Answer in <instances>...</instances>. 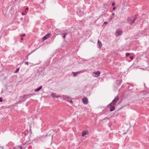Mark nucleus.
I'll return each mask as SVG.
<instances>
[{
	"label": "nucleus",
	"mask_w": 149,
	"mask_h": 149,
	"mask_svg": "<svg viewBox=\"0 0 149 149\" xmlns=\"http://www.w3.org/2000/svg\"><path fill=\"white\" fill-rule=\"evenodd\" d=\"M28 9H29V8L28 7H27L26 8V10H28Z\"/></svg>",
	"instance_id": "obj_35"
},
{
	"label": "nucleus",
	"mask_w": 149,
	"mask_h": 149,
	"mask_svg": "<svg viewBox=\"0 0 149 149\" xmlns=\"http://www.w3.org/2000/svg\"><path fill=\"white\" fill-rule=\"evenodd\" d=\"M87 134H88V132L87 130L84 131L82 133L81 135L82 136H84Z\"/></svg>",
	"instance_id": "obj_8"
},
{
	"label": "nucleus",
	"mask_w": 149,
	"mask_h": 149,
	"mask_svg": "<svg viewBox=\"0 0 149 149\" xmlns=\"http://www.w3.org/2000/svg\"><path fill=\"white\" fill-rule=\"evenodd\" d=\"M35 95V93H31V94H25L24 95V97L25 100L24 101H25L27 98H28L32 96H33Z\"/></svg>",
	"instance_id": "obj_3"
},
{
	"label": "nucleus",
	"mask_w": 149,
	"mask_h": 149,
	"mask_svg": "<svg viewBox=\"0 0 149 149\" xmlns=\"http://www.w3.org/2000/svg\"><path fill=\"white\" fill-rule=\"evenodd\" d=\"M34 51H32L25 58V60H28V56L31 53H32Z\"/></svg>",
	"instance_id": "obj_16"
},
{
	"label": "nucleus",
	"mask_w": 149,
	"mask_h": 149,
	"mask_svg": "<svg viewBox=\"0 0 149 149\" xmlns=\"http://www.w3.org/2000/svg\"><path fill=\"white\" fill-rule=\"evenodd\" d=\"M64 99L68 102H69L70 100L71 99L67 95H66L65 96V97L64 98Z\"/></svg>",
	"instance_id": "obj_9"
},
{
	"label": "nucleus",
	"mask_w": 149,
	"mask_h": 149,
	"mask_svg": "<svg viewBox=\"0 0 149 149\" xmlns=\"http://www.w3.org/2000/svg\"><path fill=\"white\" fill-rule=\"evenodd\" d=\"M82 102L84 104H88V99L86 97H84L82 99Z\"/></svg>",
	"instance_id": "obj_7"
},
{
	"label": "nucleus",
	"mask_w": 149,
	"mask_h": 149,
	"mask_svg": "<svg viewBox=\"0 0 149 149\" xmlns=\"http://www.w3.org/2000/svg\"><path fill=\"white\" fill-rule=\"evenodd\" d=\"M97 43L98 45V47L100 48L102 46V44L100 41L98 40L97 41Z\"/></svg>",
	"instance_id": "obj_12"
},
{
	"label": "nucleus",
	"mask_w": 149,
	"mask_h": 149,
	"mask_svg": "<svg viewBox=\"0 0 149 149\" xmlns=\"http://www.w3.org/2000/svg\"><path fill=\"white\" fill-rule=\"evenodd\" d=\"M116 8L115 7H113V10H114Z\"/></svg>",
	"instance_id": "obj_33"
},
{
	"label": "nucleus",
	"mask_w": 149,
	"mask_h": 149,
	"mask_svg": "<svg viewBox=\"0 0 149 149\" xmlns=\"http://www.w3.org/2000/svg\"><path fill=\"white\" fill-rule=\"evenodd\" d=\"M29 134V132L28 131H25L24 132L22 133L23 135H24L25 136Z\"/></svg>",
	"instance_id": "obj_14"
},
{
	"label": "nucleus",
	"mask_w": 149,
	"mask_h": 149,
	"mask_svg": "<svg viewBox=\"0 0 149 149\" xmlns=\"http://www.w3.org/2000/svg\"><path fill=\"white\" fill-rule=\"evenodd\" d=\"M125 106H126V105H124V106H122L121 107L119 108L118 109V110H120L122 108H123L124 107H125Z\"/></svg>",
	"instance_id": "obj_26"
},
{
	"label": "nucleus",
	"mask_w": 149,
	"mask_h": 149,
	"mask_svg": "<svg viewBox=\"0 0 149 149\" xmlns=\"http://www.w3.org/2000/svg\"><path fill=\"white\" fill-rule=\"evenodd\" d=\"M130 54V53H126L125 54V55L126 57H127L128 56H129Z\"/></svg>",
	"instance_id": "obj_20"
},
{
	"label": "nucleus",
	"mask_w": 149,
	"mask_h": 149,
	"mask_svg": "<svg viewBox=\"0 0 149 149\" xmlns=\"http://www.w3.org/2000/svg\"><path fill=\"white\" fill-rule=\"evenodd\" d=\"M24 98V95L23 96H20L19 97V100L18 101L19 103H21L23 101V99Z\"/></svg>",
	"instance_id": "obj_11"
},
{
	"label": "nucleus",
	"mask_w": 149,
	"mask_h": 149,
	"mask_svg": "<svg viewBox=\"0 0 149 149\" xmlns=\"http://www.w3.org/2000/svg\"><path fill=\"white\" fill-rule=\"evenodd\" d=\"M123 32L122 30H116V36H120L122 34Z\"/></svg>",
	"instance_id": "obj_5"
},
{
	"label": "nucleus",
	"mask_w": 149,
	"mask_h": 149,
	"mask_svg": "<svg viewBox=\"0 0 149 149\" xmlns=\"http://www.w3.org/2000/svg\"><path fill=\"white\" fill-rule=\"evenodd\" d=\"M50 33H49L47 34L43 37L42 38V40L44 41L49 38L50 36Z\"/></svg>",
	"instance_id": "obj_6"
},
{
	"label": "nucleus",
	"mask_w": 149,
	"mask_h": 149,
	"mask_svg": "<svg viewBox=\"0 0 149 149\" xmlns=\"http://www.w3.org/2000/svg\"><path fill=\"white\" fill-rule=\"evenodd\" d=\"M129 57H130V58L131 60H133L134 59V57H133V56H130Z\"/></svg>",
	"instance_id": "obj_23"
},
{
	"label": "nucleus",
	"mask_w": 149,
	"mask_h": 149,
	"mask_svg": "<svg viewBox=\"0 0 149 149\" xmlns=\"http://www.w3.org/2000/svg\"><path fill=\"white\" fill-rule=\"evenodd\" d=\"M18 148H19L20 149H22V146H19L18 147Z\"/></svg>",
	"instance_id": "obj_28"
},
{
	"label": "nucleus",
	"mask_w": 149,
	"mask_h": 149,
	"mask_svg": "<svg viewBox=\"0 0 149 149\" xmlns=\"http://www.w3.org/2000/svg\"><path fill=\"white\" fill-rule=\"evenodd\" d=\"M119 99L118 96H116L112 101L107 105V107L110 109V111H112L114 110L115 109L114 105L116 104V102L118 101Z\"/></svg>",
	"instance_id": "obj_1"
},
{
	"label": "nucleus",
	"mask_w": 149,
	"mask_h": 149,
	"mask_svg": "<svg viewBox=\"0 0 149 149\" xmlns=\"http://www.w3.org/2000/svg\"><path fill=\"white\" fill-rule=\"evenodd\" d=\"M50 95L54 98H58V97H61V96L59 95H57L56 93H52Z\"/></svg>",
	"instance_id": "obj_4"
},
{
	"label": "nucleus",
	"mask_w": 149,
	"mask_h": 149,
	"mask_svg": "<svg viewBox=\"0 0 149 149\" xmlns=\"http://www.w3.org/2000/svg\"><path fill=\"white\" fill-rule=\"evenodd\" d=\"M69 102L71 103V104H72L73 103L72 101V100L71 99L70 100Z\"/></svg>",
	"instance_id": "obj_30"
},
{
	"label": "nucleus",
	"mask_w": 149,
	"mask_h": 149,
	"mask_svg": "<svg viewBox=\"0 0 149 149\" xmlns=\"http://www.w3.org/2000/svg\"><path fill=\"white\" fill-rule=\"evenodd\" d=\"M93 74L97 75L96 77H98L100 76V72L99 71H98L97 72H94Z\"/></svg>",
	"instance_id": "obj_10"
},
{
	"label": "nucleus",
	"mask_w": 149,
	"mask_h": 149,
	"mask_svg": "<svg viewBox=\"0 0 149 149\" xmlns=\"http://www.w3.org/2000/svg\"><path fill=\"white\" fill-rule=\"evenodd\" d=\"M136 17H134L133 16L128 17L127 19L128 22L131 25L132 24L136 19Z\"/></svg>",
	"instance_id": "obj_2"
},
{
	"label": "nucleus",
	"mask_w": 149,
	"mask_h": 149,
	"mask_svg": "<svg viewBox=\"0 0 149 149\" xmlns=\"http://www.w3.org/2000/svg\"><path fill=\"white\" fill-rule=\"evenodd\" d=\"M42 0V2H41V3H39V5H40V6H41V4H42V6H43L44 7L45 6L43 5V1L44 0Z\"/></svg>",
	"instance_id": "obj_18"
},
{
	"label": "nucleus",
	"mask_w": 149,
	"mask_h": 149,
	"mask_svg": "<svg viewBox=\"0 0 149 149\" xmlns=\"http://www.w3.org/2000/svg\"><path fill=\"white\" fill-rule=\"evenodd\" d=\"M19 68H17V70L15 71V73H16L19 70Z\"/></svg>",
	"instance_id": "obj_22"
},
{
	"label": "nucleus",
	"mask_w": 149,
	"mask_h": 149,
	"mask_svg": "<svg viewBox=\"0 0 149 149\" xmlns=\"http://www.w3.org/2000/svg\"><path fill=\"white\" fill-rule=\"evenodd\" d=\"M20 40H23V38H22V37L21 38H20Z\"/></svg>",
	"instance_id": "obj_34"
},
{
	"label": "nucleus",
	"mask_w": 149,
	"mask_h": 149,
	"mask_svg": "<svg viewBox=\"0 0 149 149\" xmlns=\"http://www.w3.org/2000/svg\"><path fill=\"white\" fill-rule=\"evenodd\" d=\"M80 72H74L73 73V76H75L78 73H79Z\"/></svg>",
	"instance_id": "obj_17"
},
{
	"label": "nucleus",
	"mask_w": 149,
	"mask_h": 149,
	"mask_svg": "<svg viewBox=\"0 0 149 149\" xmlns=\"http://www.w3.org/2000/svg\"><path fill=\"white\" fill-rule=\"evenodd\" d=\"M25 65H29V62H26L25 63Z\"/></svg>",
	"instance_id": "obj_25"
},
{
	"label": "nucleus",
	"mask_w": 149,
	"mask_h": 149,
	"mask_svg": "<svg viewBox=\"0 0 149 149\" xmlns=\"http://www.w3.org/2000/svg\"><path fill=\"white\" fill-rule=\"evenodd\" d=\"M112 15H114V13H113L112 14Z\"/></svg>",
	"instance_id": "obj_36"
},
{
	"label": "nucleus",
	"mask_w": 149,
	"mask_h": 149,
	"mask_svg": "<svg viewBox=\"0 0 149 149\" xmlns=\"http://www.w3.org/2000/svg\"><path fill=\"white\" fill-rule=\"evenodd\" d=\"M115 5V4L114 3H113L112 4V6H114Z\"/></svg>",
	"instance_id": "obj_31"
},
{
	"label": "nucleus",
	"mask_w": 149,
	"mask_h": 149,
	"mask_svg": "<svg viewBox=\"0 0 149 149\" xmlns=\"http://www.w3.org/2000/svg\"><path fill=\"white\" fill-rule=\"evenodd\" d=\"M3 100L2 98L1 97H0V102H1L3 101Z\"/></svg>",
	"instance_id": "obj_24"
},
{
	"label": "nucleus",
	"mask_w": 149,
	"mask_h": 149,
	"mask_svg": "<svg viewBox=\"0 0 149 149\" xmlns=\"http://www.w3.org/2000/svg\"><path fill=\"white\" fill-rule=\"evenodd\" d=\"M2 149H4V148H3V147H2Z\"/></svg>",
	"instance_id": "obj_38"
},
{
	"label": "nucleus",
	"mask_w": 149,
	"mask_h": 149,
	"mask_svg": "<svg viewBox=\"0 0 149 149\" xmlns=\"http://www.w3.org/2000/svg\"><path fill=\"white\" fill-rule=\"evenodd\" d=\"M42 88V86H40L39 88L35 90V92H38Z\"/></svg>",
	"instance_id": "obj_13"
},
{
	"label": "nucleus",
	"mask_w": 149,
	"mask_h": 149,
	"mask_svg": "<svg viewBox=\"0 0 149 149\" xmlns=\"http://www.w3.org/2000/svg\"><path fill=\"white\" fill-rule=\"evenodd\" d=\"M132 86L131 85H130V86H128V89L130 90H132V89H130V86Z\"/></svg>",
	"instance_id": "obj_21"
},
{
	"label": "nucleus",
	"mask_w": 149,
	"mask_h": 149,
	"mask_svg": "<svg viewBox=\"0 0 149 149\" xmlns=\"http://www.w3.org/2000/svg\"><path fill=\"white\" fill-rule=\"evenodd\" d=\"M25 35H26L25 34H23L21 35V37H23V36H25Z\"/></svg>",
	"instance_id": "obj_27"
},
{
	"label": "nucleus",
	"mask_w": 149,
	"mask_h": 149,
	"mask_svg": "<svg viewBox=\"0 0 149 149\" xmlns=\"http://www.w3.org/2000/svg\"><path fill=\"white\" fill-rule=\"evenodd\" d=\"M68 34L67 32H64L63 33V35L62 36V38L63 39H65V38L66 36Z\"/></svg>",
	"instance_id": "obj_15"
},
{
	"label": "nucleus",
	"mask_w": 149,
	"mask_h": 149,
	"mask_svg": "<svg viewBox=\"0 0 149 149\" xmlns=\"http://www.w3.org/2000/svg\"><path fill=\"white\" fill-rule=\"evenodd\" d=\"M107 22H104V24H107Z\"/></svg>",
	"instance_id": "obj_32"
},
{
	"label": "nucleus",
	"mask_w": 149,
	"mask_h": 149,
	"mask_svg": "<svg viewBox=\"0 0 149 149\" xmlns=\"http://www.w3.org/2000/svg\"><path fill=\"white\" fill-rule=\"evenodd\" d=\"M79 11H80L79 10L77 11V13L78 15H79V16H81L82 15V14L81 13V14H79L78 13Z\"/></svg>",
	"instance_id": "obj_19"
},
{
	"label": "nucleus",
	"mask_w": 149,
	"mask_h": 149,
	"mask_svg": "<svg viewBox=\"0 0 149 149\" xmlns=\"http://www.w3.org/2000/svg\"><path fill=\"white\" fill-rule=\"evenodd\" d=\"M22 15H24V12H22Z\"/></svg>",
	"instance_id": "obj_37"
},
{
	"label": "nucleus",
	"mask_w": 149,
	"mask_h": 149,
	"mask_svg": "<svg viewBox=\"0 0 149 149\" xmlns=\"http://www.w3.org/2000/svg\"><path fill=\"white\" fill-rule=\"evenodd\" d=\"M32 148V147L31 146H30L28 147L29 149H31Z\"/></svg>",
	"instance_id": "obj_29"
}]
</instances>
